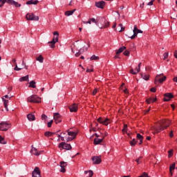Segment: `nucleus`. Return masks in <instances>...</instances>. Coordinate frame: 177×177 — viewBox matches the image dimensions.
<instances>
[{
	"label": "nucleus",
	"instance_id": "17",
	"mask_svg": "<svg viewBox=\"0 0 177 177\" xmlns=\"http://www.w3.org/2000/svg\"><path fill=\"white\" fill-rule=\"evenodd\" d=\"M30 153L34 154V156H40L41 152L38 151V149H37L35 147H34V145H32V149L30 150Z\"/></svg>",
	"mask_w": 177,
	"mask_h": 177
},
{
	"label": "nucleus",
	"instance_id": "45",
	"mask_svg": "<svg viewBox=\"0 0 177 177\" xmlns=\"http://www.w3.org/2000/svg\"><path fill=\"white\" fill-rule=\"evenodd\" d=\"M15 67L14 68V70L15 71H20V70H23V68H19V66H17V65H15Z\"/></svg>",
	"mask_w": 177,
	"mask_h": 177
},
{
	"label": "nucleus",
	"instance_id": "2",
	"mask_svg": "<svg viewBox=\"0 0 177 177\" xmlns=\"http://www.w3.org/2000/svg\"><path fill=\"white\" fill-rule=\"evenodd\" d=\"M133 32V35L132 36H129V38H131V39H134V38H136V37H138V34L143 33V31H142L141 30H139L138 28V26L136 25H135Z\"/></svg>",
	"mask_w": 177,
	"mask_h": 177
},
{
	"label": "nucleus",
	"instance_id": "42",
	"mask_svg": "<svg viewBox=\"0 0 177 177\" xmlns=\"http://www.w3.org/2000/svg\"><path fill=\"white\" fill-rule=\"evenodd\" d=\"M0 2L1 3L0 4V8H2V6H3V5L8 2V0H0Z\"/></svg>",
	"mask_w": 177,
	"mask_h": 177
},
{
	"label": "nucleus",
	"instance_id": "15",
	"mask_svg": "<svg viewBox=\"0 0 177 177\" xmlns=\"http://www.w3.org/2000/svg\"><path fill=\"white\" fill-rule=\"evenodd\" d=\"M7 3L9 5H14L16 8H20V6H21V4L15 1L14 0H7Z\"/></svg>",
	"mask_w": 177,
	"mask_h": 177
},
{
	"label": "nucleus",
	"instance_id": "31",
	"mask_svg": "<svg viewBox=\"0 0 177 177\" xmlns=\"http://www.w3.org/2000/svg\"><path fill=\"white\" fill-rule=\"evenodd\" d=\"M141 77L143 80H145V81H149L150 76L147 75H145L141 73Z\"/></svg>",
	"mask_w": 177,
	"mask_h": 177
},
{
	"label": "nucleus",
	"instance_id": "10",
	"mask_svg": "<svg viewBox=\"0 0 177 177\" xmlns=\"http://www.w3.org/2000/svg\"><path fill=\"white\" fill-rule=\"evenodd\" d=\"M165 97L163 99L164 102H169L171 99L174 98V95L171 93H167L164 95Z\"/></svg>",
	"mask_w": 177,
	"mask_h": 177
},
{
	"label": "nucleus",
	"instance_id": "1",
	"mask_svg": "<svg viewBox=\"0 0 177 177\" xmlns=\"http://www.w3.org/2000/svg\"><path fill=\"white\" fill-rule=\"evenodd\" d=\"M28 102L30 103H41V97L37 95H33L28 97Z\"/></svg>",
	"mask_w": 177,
	"mask_h": 177
},
{
	"label": "nucleus",
	"instance_id": "50",
	"mask_svg": "<svg viewBox=\"0 0 177 177\" xmlns=\"http://www.w3.org/2000/svg\"><path fill=\"white\" fill-rule=\"evenodd\" d=\"M53 124V120H50L48 124H47V127L48 128H50L52 127V124Z\"/></svg>",
	"mask_w": 177,
	"mask_h": 177
},
{
	"label": "nucleus",
	"instance_id": "60",
	"mask_svg": "<svg viewBox=\"0 0 177 177\" xmlns=\"http://www.w3.org/2000/svg\"><path fill=\"white\" fill-rule=\"evenodd\" d=\"M53 35H56V36L57 37V38H59V32L55 31V32H53Z\"/></svg>",
	"mask_w": 177,
	"mask_h": 177
},
{
	"label": "nucleus",
	"instance_id": "51",
	"mask_svg": "<svg viewBox=\"0 0 177 177\" xmlns=\"http://www.w3.org/2000/svg\"><path fill=\"white\" fill-rule=\"evenodd\" d=\"M74 137H68L66 139V142H71V140H74Z\"/></svg>",
	"mask_w": 177,
	"mask_h": 177
},
{
	"label": "nucleus",
	"instance_id": "62",
	"mask_svg": "<svg viewBox=\"0 0 177 177\" xmlns=\"http://www.w3.org/2000/svg\"><path fill=\"white\" fill-rule=\"evenodd\" d=\"M41 118H42L43 120H45V118H47L46 115L42 114V115H41Z\"/></svg>",
	"mask_w": 177,
	"mask_h": 177
},
{
	"label": "nucleus",
	"instance_id": "41",
	"mask_svg": "<svg viewBox=\"0 0 177 177\" xmlns=\"http://www.w3.org/2000/svg\"><path fill=\"white\" fill-rule=\"evenodd\" d=\"M0 143L1 145H6V142H5V138H3L1 136H0Z\"/></svg>",
	"mask_w": 177,
	"mask_h": 177
},
{
	"label": "nucleus",
	"instance_id": "28",
	"mask_svg": "<svg viewBox=\"0 0 177 177\" xmlns=\"http://www.w3.org/2000/svg\"><path fill=\"white\" fill-rule=\"evenodd\" d=\"M125 49H127V47L125 46L120 48L116 52V55H120V53H122L123 50H125Z\"/></svg>",
	"mask_w": 177,
	"mask_h": 177
},
{
	"label": "nucleus",
	"instance_id": "44",
	"mask_svg": "<svg viewBox=\"0 0 177 177\" xmlns=\"http://www.w3.org/2000/svg\"><path fill=\"white\" fill-rule=\"evenodd\" d=\"M91 60H99V57H97L96 55H93L91 57Z\"/></svg>",
	"mask_w": 177,
	"mask_h": 177
},
{
	"label": "nucleus",
	"instance_id": "4",
	"mask_svg": "<svg viewBox=\"0 0 177 177\" xmlns=\"http://www.w3.org/2000/svg\"><path fill=\"white\" fill-rule=\"evenodd\" d=\"M97 122H100V124L107 126L109 124H110V122H111V120H110L109 118H99L97 119Z\"/></svg>",
	"mask_w": 177,
	"mask_h": 177
},
{
	"label": "nucleus",
	"instance_id": "34",
	"mask_svg": "<svg viewBox=\"0 0 177 177\" xmlns=\"http://www.w3.org/2000/svg\"><path fill=\"white\" fill-rule=\"evenodd\" d=\"M82 53H84V49L80 48L78 53H76L75 54L76 57H78L80 55H82Z\"/></svg>",
	"mask_w": 177,
	"mask_h": 177
},
{
	"label": "nucleus",
	"instance_id": "57",
	"mask_svg": "<svg viewBox=\"0 0 177 177\" xmlns=\"http://www.w3.org/2000/svg\"><path fill=\"white\" fill-rule=\"evenodd\" d=\"M164 56V59L165 60V59H168V53H165L163 54Z\"/></svg>",
	"mask_w": 177,
	"mask_h": 177
},
{
	"label": "nucleus",
	"instance_id": "18",
	"mask_svg": "<svg viewBox=\"0 0 177 177\" xmlns=\"http://www.w3.org/2000/svg\"><path fill=\"white\" fill-rule=\"evenodd\" d=\"M142 66V63L140 62L138 64V69H137V71H133V69H131L130 71L131 74H133L134 75H136V74H138V73L140 72V66Z\"/></svg>",
	"mask_w": 177,
	"mask_h": 177
},
{
	"label": "nucleus",
	"instance_id": "26",
	"mask_svg": "<svg viewBox=\"0 0 177 177\" xmlns=\"http://www.w3.org/2000/svg\"><path fill=\"white\" fill-rule=\"evenodd\" d=\"M75 10H77V9H74L73 10H68L65 12V16H71L74 14V12H75Z\"/></svg>",
	"mask_w": 177,
	"mask_h": 177
},
{
	"label": "nucleus",
	"instance_id": "48",
	"mask_svg": "<svg viewBox=\"0 0 177 177\" xmlns=\"http://www.w3.org/2000/svg\"><path fill=\"white\" fill-rule=\"evenodd\" d=\"M142 158H143V157L140 156L136 160V162H137L138 164H140V160H142Z\"/></svg>",
	"mask_w": 177,
	"mask_h": 177
},
{
	"label": "nucleus",
	"instance_id": "32",
	"mask_svg": "<svg viewBox=\"0 0 177 177\" xmlns=\"http://www.w3.org/2000/svg\"><path fill=\"white\" fill-rule=\"evenodd\" d=\"M123 133H127L128 132V124H124L123 129L122 130Z\"/></svg>",
	"mask_w": 177,
	"mask_h": 177
},
{
	"label": "nucleus",
	"instance_id": "53",
	"mask_svg": "<svg viewBox=\"0 0 177 177\" xmlns=\"http://www.w3.org/2000/svg\"><path fill=\"white\" fill-rule=\"evenodd\" d=\"M99 91L98 88H95L93 91V95H96V93H97V91Z\"/></svg>",
	"mask_w": 177,
	"mask_h": 177
},
{
	"label": "nucleus",
	"instance_id": "61",
	"mask_svg": "<svg viewBox=\"0 0 177 177\" xmlns=\"http://www.w3.org/2000/svg\"><path fill=\"white\" fill-rule=\"evenodd\" d=\"M170 138H174V131H171L169 133Z\"/></svg>",
	"mask_w": 177,
	"mask_h": 177
},
{
	"label": "nucleus",
	"instance_id": "56",
	"mask_svg": "<svg viewBox=\"0 0 177 177\" xmlns=\"http://www.w3.org/2000/svg\"><path fill=\"white\" fill-rule=\"evenodd\" d=\"M84 24H92V21L91 20V18L89 19V20L88 21H84Z\"/></svg>",
	"mask_w": 177,
	"mask_h": 177
},
{
	"label": "nucleus",
	"instance_id": "43",
	"mask_svg": "<svg viewBox=\"0 0 177 177\" xmlns=\"http://www.w3.org/2000/svg\"><path fill=\"white\" fill-rule=\"evenodd\" d=\"M120 27V30H119V32H122V31H125V28H124L122 26V24H119Z\"/></svg>",
	"mask_w": 177,
	"mask_h": 177
},
{
	"label": "nucleus",
	"instance_id": "25",
	"mask_svg": "<svg viewBox=\"0 0 177 177\" xmlns=\"http://www.w3.org/2000/svg\"><path fill=\"white\" fill-rule=\"evenodd\" d=\"M162 124L165 127V128H168V127L171 125V120H163Z\"/></svg>",
	"mask_w": 177,
	"mask_h": 177
},
{
	"label": "nucleus",
	"instance_id": "22",
	"mask_svg": "<svg viewBox=\"0 0 177 177\" xmlns=\"http://www.w3.org/2000/svg\"><path fill=\"white\" fill-rule=\"evenodd\" d=\"M27 118L29 121H35V115L32 113H29L27 115Z\"/></svg>",
	"mask_w": 177,
	"mask_h": 177
},
{
	"label": "nucleus",
	"instance_id": "5",
	"mask_svg": "<svg viewBox=\"0 0 177 177\" xmlns=\"http://www.w3.org/2000/svg\"><path fill=\"white\" fill-rule=\"evenodd\" d=\"M165 80H167V77L165 76L161 77V75H158L155 77V84H157L158 81V82H160V84H162V82H164Z\"/></svg>",
	"mask_w": 177,
	"mask_h": 177
},
{
	"label": "nucleus",
	"instance_id": "3",
	"mask_svg": "<svg viewBox=\"0 0 177 177\" xmlns=\"http://www.w3.org/2000/svg\"><path fill=\"white\" fill-rule=\"evenodd\" d=\"M26 19L28 20H33L35 21H38L39 20V17L34 15L32 13H28L26 15Z\"/></svg>",
	"mask_w": 177,
	"mask_h": 177
},
{
	"label": "nucleus",
	"instance_id": "55",
	"mask_svg": "<svg viewBox=\"0 0 177 177\" xmlns=\"http://www.w3.org/2000/svg\"><path fill=\"white\" fill-rule=\"evenodd\" d=\"M90 20H91L93 23L97 24V21H96V19L95 18H90Z\"/></svg>",
	"mask_w": 177,
	"mask_h": 177
},
{
	"label": "nucleus",
	"instance_id": "46",
	"mask_svg": "<svg viewBox=\"0 0 177 177\" xmlns=\"http://www.w3.org/2000/svg\"><path fill=\"white\" fill-rule=\"evenodd\" d=\"M168 153H169V158H171L172 157V156H174V150H170V151H168Z\"/></svg>",
	"mask_w": 177,
	"mask_h": 177
},
{
	"label": "nucleus",
	"instance_id": "58",
	"mask_svg": "<svg viewBox=\"0 0 177 177\" xmlns=\"http://www.w3.org/2000/svg\"><path fill=\"white\" fill-rule=\"evenodd\" d=\"M60 172H62L63 174H64V172H66V168L65 167H61Z\"/></svg>",
	"mask_w": 177,
	"mask_h": 177
},
{
	"label": "nucleus",
	"instance_id": "7",
	"mask_svg": "<svg viewBox=\"0 0 177 177\" xmlns=\"http://www.w3.org/2000/svg\"><path fill=\"white\" fill-rule=\"evenodd\" d=\"M93 161V164L94 165H99L100 162H102V157L100 156H93L91 158Z\"/></svg>",
	"mask_w": 177,
	"mask_h": 177
},
{
	"label": "nucleus",
	"instance_id": "33",
	"mask_svg": "<svg viewBox=\"0 0 177 177\" xmlns=\"http://www.w3.org/2000/svg\"><path fill=\"white\" fill-rule=\"evenodd\" d=\"M23 81H28V75L24 76L19 79L20 82H23Z\"/></svg>",
	"mask_w": 177,
	"mask_h": 177
},
{
	"label": "nucleus",
	"instance_id": "30",
	"mask_svg": "<svg viewBox=\"0 0 177 177\" xmlns=\"http://www.w3.org/2000/svg\"><path fill=\"white\" fill-rule=\"evenodd\" d=\"M53 135H55V133L50 132V131H46L44 133V136L47 138H50V136H52Z\"/></svg>",
	"mask_w": 177,
	"mask_h": 177
},
{
	"label": "nucleus",
	"instance_id": "23",
	"mask_svg": "<svg viewBox=\"0 0 177 177\" xmlns=\"http://www.w3.org/2000/svg\"><path fill=\"white\" fill-rule=\"evenodd\" d=\"M3 102H4V107L6 111H9V109L8 108V103H9V100H6L5 98H2Z\"/></svg>",
	"mask_w": 177,
	"mask_h": 177
},
{
	"label": "nucleus",
	"instance_id": "19",
	"mask_svg": "<svg viewBox=\"0 0 177 177\" xmlns=\"http://www.w3.org/2000/svg\"><path fill=\"white\" fill-rule=\"evenodd\" d=\"M147 104H150V103H154V102H157V97H150L146 100Z\"/></svg>",
	"mask_w": 177,
	"mask_h": 177
},
{
	"label": "nucleus",
	"instance_id": "8",
	"mask_svg": "<svg viewBox=\"0 0 177 177\" xmlns=\"http://www.w3.org/2000/svg\"><path fill=\"white\" fill-rule=\"evenodd\" d=\"M32 177H41V171L39 167H36L32 173Z\"/></svg>",
	"mask_w": 177,
	"mask_h": 177
},
{
	"label": "nucleus",
	"instance_id": "24",
	"mask_svg": "<svg viewBox=\"0 0 177 177\" xmlns=\"http://www.w3.org/2000/svg\"><path fill=\"white\" fill-rule=\"evenodd\" d=\"M0 125H2L3 127H4V128H8V129H9V128H10V124L6 122H1L0 123Z\"/></svg>",
	"mask_w": 177,
	"mask_h": 177
},
{
	"label": "nucleus",
	"instance_id": "9",
	"mask_svg": "<svg viewBox=\"0 0 177 177\" xmlns=\"http://www.w3.org/2000/svg\"><path fill=\"white\" fill-rule=\"evenodd\" d=\"M71 113H77L78 110V105L77 104H73L68 106Z\"/></svg>",
	"mask_w": 177,
	"mask_h": 177
},
{
	"label": "nucleus",
	"instance_id": "39",
	"mask_svg": "<svg viewBox=\"0 0 177 177\" xmlns=\"http://www.w3.org/2000/svg\"><path fill=\"white\" fill-rule=\"evenodd\" d=\"M136 143H138V141L135 138L130 141L131 146H136Z\"/></svg>",
	"mask_w": 177,
	"mask_h": 177
},
{
	"label": "nucleus",
	"instance_id": "27",
	"mask_svg": "<svg viewBox=\"0 0 177 177\" xmlns=\"http://www.w3.org/2000/svg\"><path fill=\"white\" fill-rule=\"evenodd\" d=\"M137 139L140 140L139 145H142L143 143V137L140 133L137 134Z\"/></svg>",
	"mask_w": 177,
	"mask_h": 177
},
{
	"label": "nucleus",
	"instance_id": "38",
	"mask_svg": "<svg viewBox=\"0 0 177 177\" xmlns=\"http://www.w3.org/2000/svg\"><path fill=\"white\" fill-rule=\"evenodd\" d=\"M174 169H175V163H172L170 165V167H169L170 174H172V171H174Z\"/></svg>",
	"mask_w": 177,
	"mask_h": 177
},
{
	"label": "nucleus",
	"instance_id": "63",
	"mask_svg": "<svg viewBox=\"0 0 177 177\" xmlns=\"http://www.w3.org/2000/svg\"><path fill=\"white\" fill-rule=\"evenodd\" d=\"M93 69H87L86 73H93Z\"/></svg>",
	"mask_w": 177,
	"mask_h": 177
},
{
	"label": "nucleus",
	"instance_id": "49",
	"mask_svg": "<svg viewBox=\"0 0 177 177\" xmlns=\"http://www.w3.org/2000/svg\"><path fill=\"white\" fill-rule=\"evenodd\" d=\"M150 92H153V93H156V92H157V88H156V87L151 88Z\"/></svg>",
	"mask_w": 177,
	"mask_h": 177
},
{
	"label": "nucleus",
	"instance_id": "13",
	"mask_svg": "<svg viewBox=\"0 0 177 177\" xmlns=\"http://www.w3.org/2000/svg\"><path fill=\"white\" fill-rule=\"evenodd\" d=\"M164 129H167V128H165V126L164 124H161L159 128H157V127L154 128L153 132L155 133H159V132L164 131Z\"/></svg>",
	"mask_w": 177,
	"mask_h": 177
},
{
	"label": "nucleus",
	"instance_id": "20",
	"mask_svg": "<svg viewBox=\"0 0 177 177\" xmlns=\"http://www.w3.org/2000/svg\"><path fill=\"white\" fill-rule=\"evenodd\" d=\"M103 139H104V137H103L102 139L100 138H95L94 139V145H100V143H102L103 142Z\"/></svg>",
	"mask_w": 177,
	"mask_h": 177
},
{
	"label": "nucleus",
	"instance_id": "52",
	"mask_svg": "<svg viewBox=\"0 0 177 177\" xmlns=\"http://www.w3.org/2000/svg\"><path fill=\"white\" fill-rule=\"evenodd\" d=\"M154 3V0H151L150 2L147 3L148 6H153V4Z\"/></svg>",
	"mask_w": 177,
	"mask_h": 177
},
{
	"label": "nucleus",
	"instance_id": "37",
	"mask_svg": "<svg viewBox=\"0 0 177 177\" xmlns=\"http://www.w3.org/2000/svg\"><path fill=\"white\" fill-rule=\"evenodd\" d=\"M29 87H30V88H35V87H36V86H35V81L32 80V81L30 82Z\"/></svg>",
	"mask_w": 177,
	"mask_h": 177
},
{
	"label": "nucleus",
	"instance_id": "16",
	"mask_svg": "<svg viewBox=\"0 0 177 177\" xmlns=\"http://www.w3.org/2000/svg\"><path fill=\"white\" fill-rule=\"evenodd\" d=\"M104 5H106V2H104V1L95 2V6L97 8H100V9H104Z\"/></svg>",
	"mask_w": 177,
	"mask_h": 177
},
{
	"label": "nucleus",
	"instance_id": "54",
	"mask_svg": "<svg viewBox=\"0 0 177 177\" xmlns=\"http://www.w3.org/2000/svg\"><path fill=\"white\" fill-rule=\"evenodd\" d=\"M123 55H124V56H129V52L126 50L123 53Z\"/></svg>",
	"mask_w": 177,
	"mask_h": 177
},
{
	"label": "nucleus",
	"instance_id": "21",
	"mask_svg": "<svg viewBox=\"0 0 177 177\" xmlns=\"http://www.w3.org/2000/svg\"><path fill=\"white\" fill-rule=\"evenodd\" d=\"M39 1L38 0H30V1H28L26 2V5H37V3H39Z\"/></svg>",
	"mask_w": 177,
	"mask_h": 177
},
{
	"label": "nucleus",
	"instance_id": "64",
	"mask_svg": "<svg viewBox=\"0 0 177 177\" xmlns=\"http://www.w3.org/2000/svg\"><path fill=\"white\" fill-rule=\"evenodd\" d=\"M174 57H176V59H177V50H176L174 52Z\"/></svg>",
	"mask_w": 177,
	"mask_h": 177
},
{
	"label": "nucleus",
	"instance_id": "11",
	"mask_svg": "<svg viewBox=\"0 0 177 177\" xmlns=\"http://www.w3.org/2000/svg\"><path fill=\"white\" fill-rule=\"evenodd\" d=\"M59 41V37H54L53 40L51 41H48V44H50L51 45L50 46L52 49H55L56 48L55 44Z\"/></svg>",
	"mask_w": 177,
	"mask_h": 177
},
{
	"label": "nucleus",
	"instance_id": "29",
	"mask_svg": "<svg viewBox=\"0 0 177 177\" xmlns=\"http://www.w3.org/2000/svg\"><path fill=\"white\" fill-rule=\"evenodd\" d=\"M68 136H72V138H75V136H77V133L73 131H68Z\"/></svg>",
	"mask_w": 177,
	"mask_h": 177
},
{
	"label": "nucleus",
	"instance_id": "6",
	"mask_svg": "<svg viewBox=\"0 0 177 177\" xmlns=\"http://www.w3.org/2000/svg\"><path fill=\"white\" fill-rule=\"evenodd\" d=\"M59 147L64 149L65 150H71V145L70 144H67L66 142H61L59 145Z\"/></svg>",
	"mask_w": 177,
	"mask_h": 177
},
{
	"label": "nucleus",
	"instance_id": "36",
	"mask_svg": "<svg viewBox=\"0 0 177 177\" xmlns=\"http://www.w3.org/2000/svg\"><path fill=\"white\" fill-rule=\"evenodd\" d=\"M36 60H37L38 62H39V63H44V57H42V55H39Z\"/></svg>",
	"mask_w": 177,
	"mask_h": 177
},
{
	"label": "nucleus",
	"instance_id": "12",
	"mask_svg": "<svg viewBox=\"0 0 177 177\" xmlns=\"http://www.w3.org/2000/svg\"><path fill=\"white\" fill-rule=\"evenodd\" d=\"M59 41V37H54L53 40L51 41H48V44H50L51 45L50 46L52 49H55L56 48L55 44Z\"/></svg>",
	"mask_w": 177,
	"mask_h": 177
},
{
	"label": "nucleus",
	"instance_id": "40",
	"mask_svg": "<svg viewBox=\"0 0 177 177\" xmlns=\"http://www.w3.org/2000/svg\"><path fill=\"white\" fill-rule=\"evenodd\" d=\"M59 164H60L61 168L67 167V162H64V161L60 162Z\"/></svg>",
	"mask_w": 177,
	"mask_h": 177
},
{
	"label": "nucleus",
	"instance_id": "14",
	"mask_svg": "<svg viewBox=\"0 0 177 177\" xmlns=\"http://www.w3.org/2000/svg\"><path fill=\"white\" fill-rule=\"evenodd\" d=\"M54 120L55 124H59V122H62V119H60V114H59V113H54Z\"/></svg>",
	"mask_w": 177,
	"mask_h": 177
},
{
	"label": "nucleus",
	"instance_id": "59",
	"mask_svg": "<svg viewBox=\"0 0 177 177\" xmlns=\"http://www.w3.org/2000/svg\"><path fill=\"white\" fill-rule=\"evenodd\" d=\"M12 63L14 64V66H17V63L16 62V59H13L12 60Z\"/></svg>",
	"mask_w": 177,
	"mask_h": 177
},
{
	"label": "nucleus",
	"instance_id": "47",
	"mask_svg": "<svg viewBox=\"0 0 177 177\" xmlns=\"http://www.w3.org/2000/svg\"><path fill=\"white\" fill-rule=\"evenodd\" d=\"M1 129H0V131H3L4 132H6V131H8V128L1 125Z\"/></svg>",
	"mask_w": 177,
	"mask_h": 177
},
{
	"label": "nucleus",
	"instance_id": "35",
	"mask_svg": "<svg viewBox=\"0 0 177 177\" xmlns=\"http://www.w3.org/2000/svg\"><path fill=\"white\" fill-rule=\"evenodd\" d=\"M85 174H88V177H92L93 176V171H92V170H89V171H84Z\"/></svg>",
	"mask_w": 177,
	"mask_h": 177
}]
</instances>
